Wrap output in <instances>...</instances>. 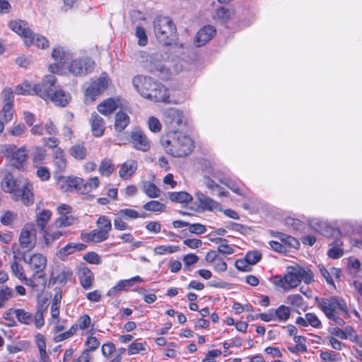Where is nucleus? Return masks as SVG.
Here are the masks:
<instances>
[{
	"label": "nucleus",
	"mask_w": 362,
	"mask_h": 362,
	"mask_svg": "<svg viewBox=\"0 0 362 362\" xmlns=\"http://www.w3.org/2000/svg\"><path fill=\"white\" fill-rule=\"evenodd\" d=\"M52 211L48 209H43L37 216V225L40 228V231H44L46 228L47 222L52 216Z\"/></svg>",
	"instance_id": "e433bc0d"
},
{
	"label": "nucleus",
	"mask_w": 362,
	"mask_h": 362,
	"mask_svg": "<svg viewBox=\"0 0 362 362\" xmlns=\"http://www.w3.org/2000/svg\"><path fill=\"white\" fill-rule=\"evenodd\" d=\"M58 185L64 192H69L75 189L81 193V188H83V179L78 177H62L59 180Z\"/></svg>",
	"instance_id": "f3484780"
},
{
	"label": "nucleus",
	"mask_w": 362,
	"mask_h": 362,
	"mask_svg": "<svg viewBox=\"0 0 362 362\" xmlns=\"http://www.w3.org/2000/svg\"><path fill=\"white\" fill-rule=\"evenodd\" d=\"M8 27L23 39L24 43L31 42L30 35L33 30L26 21L20 19L13 20L9 22Z\"/></svg>",
	"instance_id": "4468645a"
},
{
	"label": "nucleus",
	"mask_w": 362,
	"mask_h": 362,
	"mask_svg": "<svg viewBox=\"0 0 362 362\" xmlns=\"http://www.w3.org/2000/svg\"><path fill=\"white\" fill-rule=\"evenodd\" d=\"M143 208L149 211H153V212H160L163 211L165 206L164 204L158 202V201H150L146 203Z\"/></svg>",
	"instance_id": "6e6d98bb"
},
{
	"label": "nucleus",
	"mask_w": 362,
	"mask_h": 362,
	"mask_svg": "<svg viewBox=\"0 0 362 362\" xmlns=\"http://www.w3.org/2000/svg\"><path fill=\"white\" fill-rule=\"evenodd\" d=\"M129 281L127 279L119 281L115 286L108 291L107 295L108 296H115L118 293L130 288Z\"/></svg>",
	"instance_id": "de8ad7c7"
},
{
	"label": "nucleus",
	"mask_w": 362,
	"mask_h": 362,
	"mask_svg": "<svg viewBox=\"0 0 362 362\" xmlns=\"http://www.w3.org/2000/svg\"><path fill=\"white\" fill-rule=\"evenodd\" d=\"M166 151L174 157H183L189 155L193 150L192 139L181 133H173L172 139L167 140L163 144Z\"/></svg>",
	"instance_id": "20e7f679"
},
{
	"label": "nucleus",
	"mask_w": 362,
	"mask_h": 362,
	"mask_svg": "<svg viewBox=\"0 0 362 362\" xmlns=\"http://www.w3.org/2000/svg\"><path fill=\"white\" fill-rule=\"evenodd\" d=\"M164 122L168 126V129L175 134L177 130L185 126L186 119L183 112L176 108H168L164 112Z\"/></svg>",
	"instance_id": "0eeeda50"
},
{
	"label": "nucleus",
	"mask_w": 362,
	"mask_h": 362,
	"mask_svg": "<svg viewBox=\"0 0 362 362\" xmlns=\"http://www.w3.org/2000/svg\"><path fill=\"white\" fill-rule=\"evenodd\" d=\"M245 258L252 266L257 264L261 259L262 254L257 250H252L246 254Z\"/></svg>",
	"instance_id": "338daca9"
},
{
	"label": "nucleus",
	"mask_w": 362,
	"mask_h": 362,
	"mask_svg": "<svg viewBox=\"0 0 362 362\" xmlns=\"http://www.w3.org/2000/svg\"><path fill=\"white\" fill-rule=\"evenodd\" d=\"M100 183L98 177H93L90 178L88 180H83V188H81V194H86L93 189L98 187Z\"/></svg>",
	"instance_id": "09e8293b"
},
{
	"label": "nucleus",
	"mask_w": 362,
	"mask_h": 362,
	"mask_svg": "<svg viewBox=\"0 0 362 362\" xmlns=\"http://www.w3.org/2000/svg\"><path fill=\"white\" fill-rule=\"evenodd\" d=\"M69 154L76 160H82L86 159L88 151L83 144H77L70 147Z\"/></svg>",
	"instance_id": "72a5a7b5"
},
{
	"label": "nucleus",
	"mask_w": 362,
	"mask_h": 362,
	"mask_svg": "<svg viewBox=\"0 0 362 362\" xmlns=\"http://www.w3.org/2000/svg\"><path fill=\"white\" fill-rule=\"evenodd\" d=\"M11 269L13 275L22 282L33 288L37 286V284L32 278L28 279L26 277L23 266L18 264L16 261L11 263Z\"/></svg>",
	"instance_id": "412c9836"
},
{
	"label": "nucleus",
	"mask_w": 362,
	"mask_h": 362,
	"mask_svg": "<svg viewBox=\"0 0 362 362\" xmlns=\"http://www.w3.org/2000/svg\"><path fill=\"white\" fill-rule=\"evenodd\" d=\"M1 187L5 192L11 194L15 200H21L25 206L34 203L33 186L28 181L18 182L11 174H7L1 181Z\"/></svg>",
	"instance_id": "f03ea898"
},
{
	"label": "nucleus",
	"mask_w": 362,
	"mask_h": 362,
	"mask_svg": "<svg viewBox=\"0 0 362 362\" xmlns=\"http://www.w3.org/2000/svg\"><path fill=\"white\" fill-rule=\"evenodd\" d=\"M114 171V165L110 160H103L100 166L99 172L101 175L109 176Z\"/></svg>",
	"instance_id": "052dcab7"
},
{
	"label": "nucleus",
	"mask_w": 362,
	"mask_h": 362,
	"mask_svg": "<svg viewBox=\"0 0 362 362\" xmlns=\"http://www.w3.org/2000/svg\"><path fill=\"white\" fill-rule=\"evenodd\" d=\"M274 318L276 317L280 322H286L291 316V309L284 305L279 306L274 312Z\"/></svg>",
	"instance_id": "a19ab883"
},
{
	"label": "nucleus",
	"mask_w": 362,
	"mask_h": 362,
	"mask_svg": "<svg viewBox=\"0 0 362 362\" xmlns=\"http://www.w3.org/2000/svg\"><path fill=\"white\" fill-rule=\"evenodd\" d=\"M56 105L65 107L71 100V95L68 92L62 89L55 90L49 98Z\"/></svg>",
	"instance_id": "bb28decb"
},
{
	"label": "nucleus",
	"mask_w": 362,
	"mask_h": 362,
	"mask_svg": "<svg viewBox=\"0 0 362 362\" xmlns=\"http://www.w3.org/2000/svg\"><path fill=\"white\" fill-rule=\"evenodd\" d=\"M78 278L81 286L86 289H90L92 287L94 280L93 273L87 267L81 268L78 272Z\"/></svg>",
	"instance_id": "b1692460"
},
{
	"label": "nucleus",
	"mask_w": 362,
	"mask_h": 362,
	"mask_svg": "<svg viewBox=\"0 0 362 362\" xmlns=\"http://www.w3.org/2000/svg\"><path fill=\"white\" fill-rule=\"evenodd\" d=\"M43 235L44 240L47 246L51 244L53 241L59 239L62 235V232L59 230L50 231L45 229L44 231H41Z\"/></svg>",
	"instance_id": "3c124183"
},
{
	"label": "nucleus",
	"mask_w": 362,
	"mask_h": 362,
	"mask_svg": "<svg viewBox=\"0 0 362 362\" xmlns=\"http://www.w3.org/2000/svg\"><path fill=\"white\" fill-rule=\"evenodd\" d=\"M31 42H25V45L27 47H30L32 45H35L36 47L39 49H46L49 47V40L46 37L41 35L40 34L35 33L32 31V35H30Z\"/></svg>",
	"instance_id": "cd10ccee"
},
{
	"label": "nucleus",
	"mask_w": 362,
	"mask_h": 362,
	"mask_svg": "<svg viewBox=\"0 0 362 362\" xmlns=\"http://www.w3.org/2000/svg\"><path fill=\"white\" fill-rule=\"evenodd\" d=\"M45 310V308H43L42 305H41L40 308H37L35 316H34V322L35 325L37 328H40L44 325L45 320H44V312Z\"/></svg>",
	"instance_id": "774afa93"
},
{
	"label": "nucleus",
	"mask_w": 362,
	"mask_h": 362,
	"mask_svg": "<svg viewBox=\"0 0 362 362\" xmlns=\"http://www.w3.org/2000/svg\"><path fill=\"white\" fill-rule=\"evenodd\" d=\"M52 57L58 63H65L69 59V54L64 48L57 47L53 49Z\"/></svg>",
	"instance_id": "c03bdc74"
},
{
	"label": "nucleus",
	"mask_w": 362,
	"mask_h": 362,
	"mask_svg": "<svg viewBox=\"0 0 362 362\" xmlns=\"http://www.w3.org/2000/svg\"><path fill=\"white\" fill-rule=\"evenodd\" d=\"M23 260L28 264L30 269L35 271L32 279L35 281L37 278L45 276L44 270L47 266V258L42 254H34L28 259L24 256Z\"/></svg>",
	"instance_id": "1a4fd4ad"
},
{
	"label": "nucleus",
	"mask_w": 362,
	"mask_h": 362,
	"mask_svg": "<svg viewBox=\"0 0 362 362\" xmlns=\"http://www.w3.org/2000/svg\"><path fill=\"white\" fill-rule=\"evenodd\" d=\"M35 341L38 348L40 358L43 362H50L49 355L46 351V341L45 337L42 334L35 335Z\"/></svg>",
	"instance_id": "c85d7f7f"
},
{
	"label": "nucleus",
	"mask_w": 362,
	"mask_h": 362,
	"mask_svg": "<svg viewBox=\"0 0 362 362\" xmlns=\"http://www.w3.org/2000/svg\"><path fill=\"white\" fill-rule=\"evenodd\" d=\"M168 196L172 202L180 204H188L193 200L192 196L184 191L170 192Z\"/></svg>",
	"instance_id": "473e14b6"
},
{
	"label": "nucleus",
	"mask_w": 362,
	"mask_h": 362,
	"mask_svg": "<svg viewBox=\"0 0 362 362\" xmlns=\"http://www.w3.org/2000/svg\"><path fill=\"white\" fill-rule=\"evenodd\" d=\"M129 123V117L127 113L119 111L116 114L115 129L117 132L123 131Z\"/></svg>",
	"instance_id": "c9c22d12"
},
{
	"label": "nucleus",
	"mask_w": 362,
	"mask_h": 362,
	"mask_svg": "<svg viewBox=\"0 0 362 362\" xmlns=\"http://www.w3.org/2000/svg\"><path fill=\"white\" fill-rule=\"evenodd\" d=\"M27 132V128L23 123H18L9 130L11 135L15 137H24Z\"/></svg>",
	"instance_id": "680f3d73"
},
{
	"label": "nucleus",
	"mask_w": 362,
	"mask_h": 362,
	"mask_svg": "<svg viewBox=\"0 0 362 362\" xmlns=\"http://www.w3.org/2000/svg\"><path fill=\"white\" fill-rule=\"evenodd\" d=\"M47 151L45 148L40 146L35 147L33 153V160L35 164L41 163L45 158Z\"/></svg>",
	"instance_id": "4d7b16f0"
},
{
	"label": "nucleus",
	"mask_w": 362,
	"mask_h": 362,
	"mask_svg": "<svg viewBox=\"0 0 362 362\" xmlns=\"http://www.w3.org/2000/svg\"><path fill=\"white\" fill-rule=\"evenodd\" d=\"M76 252L75 243H69L64 247L61 248L57 255L61 259H64L68 255L73 254Z\"/></svg>",
	"instance_id": "0e129e2a"
},
{
	"label": "nucleus",
	"mask_w": 362,
	"mask_h": 362,
	"mask_svg": "<svg viewBox=\"0 0 362 362\" xmlns=\"http://www.w3.org/2000/svg\"><path fill=\"white\" fill-rule=\"evenodd\" d=\"M132 83L135 89L142 97L148 98L151 90L156 86L158 82L151 77L136 76L134 77Z\"/></svg>",
	"instance_id": "9d476101"
},
{
	"label": "nucleus",
	"mask_w": 362,
	"mask_h": 362,
	"mask_svg": "<svg viewBox=\"0 0 362 362\" xmlns=\"http://www.w3.org/2000/svg\"><path fill=\"white\" fill-rule=\"evenodd\" d=\"M135 36L138 39V44L139 46L144 47L147 45L148 37L144 28L136 26L135 30Z\"/></svg>",
	"instance_id": "bf43d9fd"
},
{
	"label": "nucleus",
	"mask_w": 362,
	"mask_h": 362,
	"mask_svg": "<svg viewBox=\"0 0 362 362\" xmlns=\"http://www.w3.org/2000/svg\"><path fill=\"white\" fill-rule=\"evenodd\" d=\"M118 215L127 221H132L139 218L146 217L145 213H139L137 211L130 208L121 209L118 211Z\"/></svg>",
	"instance_id": "f704fd0d"
},
{
	"label": "nucleus",
	"mask_w": 362,
	"mask_h": 362,
	"mask_svg": "<svg viewBox=\"0 0 362 362\" xmlns=\"http://www.w3.org/2000/svg\"><path fill=\"white\" fill-rule=\"evenodd\" d=\"M53 162L57 172L62 173L67 166L64 151L61 148H57L53 151Z\"/></svg>",
	"instance_id": "5701e85b"
},
{
	"label": "nucleus",
	"mask_w": 362,
	"mask_h": 362,
	"mask_svg": "<svg viewBox=\"0 0 362 362\" xmlns=\"http://www.w3.org/2000/svg\"><path fill=\"white\" fill-rule=\"evenodd\" d=\"M109 79L106 76H101L93 81L86 90V100L89 98L91 101H93L95 97L100 95L107 89Z\"/></svg>",
	"instance_id": "f8f14e48"
},
{
	"label": "nucleus",
	"mask_w": 362,
	"mask_h": 362,
	"mask_svg": "<svg viewBox=\"0 0 362 362\" xmlns=\"http://www.w3.org/2000/svg\"><path fill=\"white\" fill-rule=\"evenodd\" d=\"M131 140L134 148L143 152L148 151L151 148V141L139 129H134L131 133Z\"/></svg>",
	"instance_id": "dca6fc26"
},
{
	"label": "nucleus",
	"mask_w": 362,
	"mask_h": 362,
	"mask_svg": "<svg viewBox=\"0 0 362 362\" xmlns=\"http://www.w3.org/2000/svg\"><path fill=\"white\" fill-rule=\"evenodd\" d=\"M196 198L199 202V206L204 211H212L218 206V204L216 201L201 192L196 193Z\"/></svg>",
	"instance_id": "393cba45"
},
{
	"label": "nucleus",
	"mask_w": 362,
	"mask_h": 362,
	"mask_svg": "<svg viewBox=\"0 0 362 362\" xmlns=\"http://www.w3.org/2000/svg\"><path fill=\"white\" fill-rule=\"evenodd\" d=\"M143 192L150 198H157L160 195V189L151 182H145L143 184Z\"/></svg>",
	"instance_id": "58836bf2"
},
{
	"label": "nucleus",
	"mask_w": 362,
	"mask_h": 362,
	"mask_svg": "<svg viewBox=\"0 0 362 362\" xmlns=\"http://www.w3.org/2000/svg\"><path fill=\"white\" fill-rule=\"evenodd\" d=\"M308 224L313 230L321 233L328 227L327 221L320 218H310Z\"/></svg>",
	"instance_id": "ea45409f"
},
{
	"label": "nucleus",
	"mask_w": 362,
	"mask_h": 362,
	"mask_svg": "<svg viewBox=\"0 0 362 362\" xmlns=\"http://www.w3.org/2000/svg\"><path fill=\"white\" fill-rule=\"evenodd\" d=\"M90 122L93 134L96 137L102 136L105 131L103 119L98 113L93 112L91 115Z\"/></svg>",
	"instance_id": "4be33fe9"
},
{
	"label": "nucleus",
	"mask_w": 362,
	"mask_h": 362,
	"mask_svg": "<svg viewBox=\"0 0 362 362\" xmlns=\"http://www.w3.org/2000/svg\"><path fill=\"white\" fill-rule=\"evenodd\" d=\"M19 242L23 248L28 251L33 249L36 243L35 230L32 225H26L23 229L20 237Z\"/></svg>",
	"instance_id": "2eb2a0df"
},
{
	"label": "nucleus",
	"mask_w": 362,
	"mask_h": 362,
	"mask_svg": "<svg viewBox=\"0 0 362 362\" xmlns=\"http://www.w3.org/2000/svg\"><path fill=\"white\" fill-rule=\"evenodd\" d=\"M277 237L282 242V244L286 247L288 246L293 248H298L300 246L299 241L291 235L282 233H278Z\"/></svg>",
	"instance_id": "a18cd8bd"
},
{
	"label": "nucleus",
	"mask_w": 362,
	"mask_h": 362,
	"mask_svg": "<svg viewBox=\"0 0 362 362\" xmlns=\"http://www.w3.org/2000/svg\"><path fill=\"white\" fill-rule=\"evenodd\" d=\"M298 269H294L292 272L285 274L284 277L275 278L274 283L277 286L288 291L298 286L300 283Z\"/></svg>",
	"instance_id": "ddd939ff"
},
{
	"label": "nucleus",
	"mask_w": 362,
	"mask_h": 362,
	"mask_svg": "<svg viewBox=\"0 0 362 362\" xmlns=\"http://www.w3.org/2000/svg\"><path fill=\"white\" fill-rule=\"evenodd\" d=\"M233 15V12L224 6L218 8L214 16V18L216 21H219L221 23H226L228 21Z\"/></svg>",
	"instance_id": "4c0bfd02"
},
{
	"label": "nucleus",
	"mask_w": 362,
	"mask_h": 362,
	"mask_svg": "<svg viewBox=\"0 0 362 362\" xmlns=\"http://www.w3.org/2000/svg\"><path fill=\"white\" fill-rule=\"evenodd\" d=\"M216 33V28L212 25L202 27L197 33L194 37V45L201 47L209 42Z\"/></svg>",
	"instance_id": "a211bd4d"
},
{
	"label": "nucleus",
	"mask_w": 362,
	"mask_h": 362,
	"mask_svg": "<svg viewBox=\"0 0 362 362\" xmlns=\"http://www.w3.org/2000/svg\"><path fill=\"white\" fill-rule=\"evenodd\" d=\"M74 221H75V218L72 216L61 215V216L59 217L55 221L54 226L56 228L66 227V226H71L74 223Z\"/></svg>",
	"instance_id": "13d9d810"
},
{
	"label": "nucleus",
	"mask_w": 362,
	"mask_h": 362,
	"mask_svg": "<svg viewBox=\"0 0 362 362\" xmlns=\"http://www.w3.org/2000/svg\"><path fill=\"white\" fill-rule=\"evenodd\" d=\"M137 162L134 160H129L124 163L120 168L119 175L122 179H129L137 170Z\"/></svg>",
	"instance_id": "a878e982"
},
{
	"label": "nucleus",
	"mask_w": 362,
	"mask_h": 362,
	"mask_svg": "<svg viewBox=\"0 0 362 362\" xmlns=\"http://www.w3.org/2000/svg\"><path fill=\"white\" fill-rule=\"evenodd\" d=\"M96 224L98 229L103 231L107 235H109L112 230V223L110 219L106 216H100L97 221Z\"/></svg>",
	"instance_id": "49530a36"
},
{
	"label": "nucleus",
	"mask_w": 362,
	"mask_h": 362,
	"mask_svg": "<svg viewBox=\"0 0 362 362\" xmlns=\"http://www.w3.org/2000/svg\"><path fill=\"white\" fill-rule=\"evenodd\" d=\"M343 242L341 240H336L329 245L330 248L327 251V255L332 259H338L342 257L344 250L342 248Z\"/></svg>",
	"instance_id": "2f4dec72"
},
{
	"label": "nucleus",
	"mask_w": 362,
	"mask_h": 362,
	"mask_svg": "<svg viewBox=\"0 0 362 362\" xmlns=\"http://www.w3.org/2000/svg\"><path fill=\"white\" fill-rule=\"evenodd\" d=\"M169 93L168 89L160 83H157L156 86L151 90L148 99L154 102L170 103L168 100Z\"/></svg>",
	"instance_id": "6ab92c4d"
},
{
	"label": "nucleus",
	"mask_w": 362,
	"mask_h": 362,
	"mask_svg": "<svg viewBox=\"0 0 362 362\" xmlns=\"http://www.w3.org/2000/svg\"><path fill=\"white\" fill-rule=\"evenodd\" d=\"M157 40L164 45H170L176 39V26L168 16H158L153 21Z\"/></svg>",
	"instance_id": "7ed1b4c3"
},
{
	"label": "nucleus",
	"mask_w": 362,
	"mask_h": 362,
	"mask_svg": "<svg viewBox=\"0 0 362 362\" xmlns=\"http://www.w3.org/2000/svg\"><path fill=\"white\" fill-rule=\"evenodd\" d=\"M13 105L4 104L2 106L1 116L6 124L10 122L13 116Z\"/></svg>",
	"instance_id": "603ef678"
},
{
	"label": "nucleus",
	"mask_w": 362,
	"mask_h": 362,
	"mask_svg": "<svg viewBox=\"0 0 362 362\" xmlns=\"http://www.w3.org/2000/svg\"><path fill=\"white\" fill-rule=\"evenodd\" d=\"M94 68L95 62L87 56L73 59L67 65L69 73L74 76H85L92 73Z\"/></svg>",
	"instance_id": "423d86ee"
},
{
	"label": "nucleus",
	"mask_w": 362,
	"mask_h": 362,
	"mask_svg": "<svg viewBox=\"0 0 362 362\" xmlns=\"http://www.w3.org/2000/svg\"><path fill=\"white\" fill-rule=\"evenodd\" d=\"M56 82V77L54 75L46 76L41 83L35 85V95H39L44 100H47L54 94L53 87Z\"/></svg>",
	"instance_id": "9b49d317"
},
{
	"label": "nucleus",
	"mask_w": 362,
	"mask_h": 362,
	"mask_svg": "<svg viewBox=\"0 0 362 362\" xmlns=\"http://www.w3.org/2000/svg\"><path fill=\"white\" fill-rule=\"evenodd\" d=\"M147 344L146 342H133L128 349L129 355L143 354L146 351Z\"/></svg>",
	"instance_id": "864d4df0"
},
{
	"label": "nucleus",
	"mask_w": 362,
	"mask_h": 362,
	"mask_svg": "<svg viewBox=\"0 0 362 362\" xmlns=\"http://www.w3.org/2000/svg\"><path fill=\"white\" fill-rule=\"evenodd\" d=\"M73 276L72 271L69 268H64L56 276L52 274V279L54 284L64 286L69 280L71 279Z\"/></svg>",
	"instance_id": "7c9ffc66"
},
{
	"label": "nucleus",
	"mask_w": 362,
	"mask_h": 362,
	"mask_svg": "<svg viewBox=\"0 0 362 362\" xmlns=\"http://www.w3.org/2000/svg\"><path fill=\"white\" fill-rule=\"evenodd\" d=\"M13 313L18 320L22 324L30 325L33 321L32 313L23 309H15Z\"/></svg>",
	"instance_id": "79ce46f5"
},
{
	"label": "nucleus",
	"mask_w": 362,
	"mask_h": 362,
	"mask_svg": "<svg viewBox=\"0 0 362 362\" xmlns=\"http://www.w3.org/2000/svg\"><path fill=\"white\" fill-rule=\"evenodd\" d=\"M35 85L28 82H24L18 85L15 88V93L18 95H34L35 94Z\"/></svg>",
	"instance_id": "37998d69"
},
{
	"label": "nucleus",
	"mask_w": 362,
	"mask_h": 362,
	"mask_svg": "<svg viewBox=\"0 0 362 362\" xmlns=\"http://www.w3.org/2000/svg\"><path fill=\"white\" fill-rule=\"evenodd\" d=\"M179 250L180 247L175 245H158L154 248L155 253L159 255L172 254Z\"/></svg>",
	"instance_id": "5fc2aeb1"
},
{
	"label": "nucleus",
	"mask_w": 362,
	"mask_h": 362,
	"mask_svg": "<svg viewBox=\"0 0 362 362\" xmlns=\"http://www.w3.org/2000/svg\"><path fill=\"white\" fill-rule=\"evenodd\" d=\"M318 308L325 316L338 325L344 324V319L350 317L349 310L346 301L339 296L316 298Z\"/></svg>",
	"instance_id": "f257e3e1"
},
{
	"label": "nucleus",
	"mask_w": 362,
	"mask_h": 362,
	"mask_svg": "<svg viewBox=\"0 0 362 362\" xmlns=\"http://www.w3.org/2000/svg\"><path fill=\"white\" fill-rule=\"evenodd\" d=\"M0 97L3 105L8 104L13 105L14 102V91L12 88L6 87L2 90L0 93Z\"/></svg>",
	"instance_id": "8fccbe9b"
},
{
	"label": "nucleus",
	"mask_w": 362,
	"mask_h": 362,
	"mask_svg": "<svg viewBox=\"0 0 362 362\" xmlns=\"http://www.w3.org/2000/svg\"><path fill=\"white\" fill-rule=\"evenodd\" d=\"M117 107V101L110 98L98 105V110L103 115H108L113 112Z\"/></svg>",
	"instance_id": "c756f323"
},
{
	"label": "nucleus",
	"mask_w": 362,
	"mask_h": 362,
	"mask_svg": "<svg viewBox=\"0 0 362 362\" xmlns=\"http://www.w3.org/2000/svg\"><path fill=\"white\" fill-rule=\"evenodd\" d=\"M4 154L10 159L13 167L18 170L23 169L24 163L28 158L27 150L25 146L17 148L14 145L8 146L6 148Z\"/></svg>",
	"instance_id": "6e6552de"
},
{
	"label": "nucleus",
	"mask_w": 362,
	"mask_h": 362,
	"mask_svg": "<svg viewBox=\"0 0 362 362\" xmlns=\"http://www.w3.org/2000/svg\"><path fill=\"white\" fill-rule=\"evenodd\" d=\"M162 55L156 52L149 56L146 65V69L155 76L163 80L170 78L172 73H178L181 69L175 65L172 69V63L170 62L163 63L160 61Z\"/></svg>",
	"instance_id": "39448f33"
},
{
	"label": "nucleus",
	"mask_w": 362,
	"mask_h": 362,
	"mask_svg": "<svg viewBox=\"0 0 362 362\" xmlns=\"http://www.w3.org/2000/svg\"><path fill=\"white\" fill-rule=\"evenodd\" d=\"M346 338L355 341L356 344L362 346V339L357 335L356 331L349 326L345 327Z\"/></svg>",
	"instance_id": "69168bd1"
},
{
	"label": "nucleus",
	"mask_w": 362,
	"mask_h": 362,
	"mask_svg": "<svg viewBox=\"0 0 362 362\" xmlns=\"http://www.w3.org/2000/svg\"><path fill=\"white\" fill-rule=\"evenodd\" d=\"M81 239L87 243H98L108 239L109 235H107L100 229L95 228L91 231H83L81 234Z\"/></svg>",
	"instance_id": "aec40b11"
},
{
	"label": "nucleus",
	"mask_w": 362,
	"mask_h": 362,
	"mask_svg": "<svg viewBox=\"0 0 362 362\" xmlns=\"http://www.w3.org/2000/svg\"><path fill=\"white\" fill-rule=\"evenodd\" d=\"M13 291L12 288L4 287L0 290V308L4 306L5 302L13 298Z\"/></svg>",
	"instance_id": "e2e57ef3"
}]
</instances>
